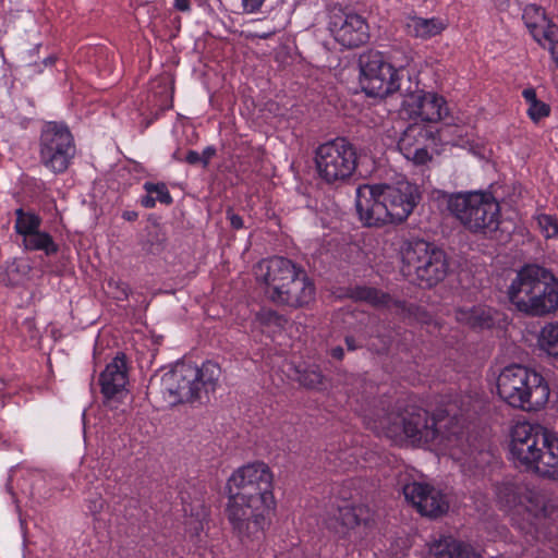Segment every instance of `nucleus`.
I'll list each match as a JSON object with an SVG mask.
<instances>
[{
  "label": "nucleus",
  "mask_w": 558,
  "mask_h": 558,
  "mask_svg": "<svg viewBox=\"0 0 558 558\" xmlns=\"http://www.w3.org/2000/svg\"><path fill=\"white\" fill-rule=\"evenodd\" d=\"M378 435H384L396 444L405 441L412 445L434 444L448 451L450 457L470 468L477 465L474 451L465 438L463 421L451 409L447 414L430 416L427 411L409 405L396 411L376 414L368 422Z\"/></svg>",
  "instance_id": "nucleus-1"
},
{
  "label": "nucleus",
  "mask_w": 558,
  "mask_h": 558,
  "mask_svg": "<svg viewBox=\"0 0 558 558\" xmlns=\"http://www.w3.org/2000/svg\"><path fill=\"white\" fill-rule=\"evenodd\" d=\"M421 199L418 187L400 180L395 184H364L356 189L355 208L366 227L404 221Z\"/></svg>",
  "instance_id": "nucleus-2"
},
{
  "label": "nucleus",
  "mask_w": 558,
  "mask_h": 558,
  "mask_svg": "<svg viewBox=\"0 0 558 558\" xmlns=\"http://www.w3.org/2000/svg\"><path fill=\"white\" fill-rule=\"evenodd\" d=\"M255 275L265 283L267 298L278 305L301 307L314 299L313 281L290 259L275 256L262 260L255 267Z\"/></svg>",
  "instance_id": "nucleus-3"
},
{
  "label": "nucleus",
  "mask_w": 558,
  "mask_h": 558,
  "mask_svg": "<svg viewBox=\"0 0 558 558\" xmlns=\"http://www.w3.org/2000/svg\"><path fill=\"white\" fill-rule=\"evenodd\" d=\"M508 296L518 311L542 317L558 310V280L546 268L527 265L512 280Z\"/></svg>",
  "instance_id": "nucleus-4"
},
{
  "label": "nucleus",
  "mask_w": 558,
  "mask_h": 558,
  "mask_svg": "<svg viewBox=\"0 0 558 558\" xmlns=\"http://www.w3.org/2000/svg\"><path fill=\"white\" fill-rule=\"evenodd\" d=\"M220 376V366L211 361L178 363L162 375L160 392L169 405L201 401L217 389Z\"/></svg>",
  "instance_id": "nucleus-5"
},
{
  "label": "nucleus",
  "mask_w": 558,
  "mask_h": 558,
  "mask_svg": "<svg viewBox=\"0 0 558 558\" xmlns=\"http://www.w3.org/2000/svg\"><path fill=\"white\" fill-rule=\"evenodd\" d=\"M499 397L509 405L524 411H537L549 399V386L535 371L519 364L505 367L497 379Z\"/></svg>",
  "instance_id": "nucleus-6"
},
{
  "label": "nucleus",
  "mask_w": 558,
  "mask_h": 558,
  "mask_svg": "<svg viewBox=\"0 0 558 558\" xmlns=\"http://www.w3.org/2000/svg\"><path fill=\"white\" fill-rule=\"evenodd\" d=\"M447 209L471 233L493 236L500 223V207L488 193L459 192L446 196Z\"/></svg>",
  "instance_id": "nucleus-7"
},
{
  "label": "nucleus",
  "mask_w": 558,
  "mask_h": 558,
  "mask_svg": "<svg viewBox=\"0 0 558 558\" xmlns=\"http://www.w3.org/2000/svg\"><path fill=\"white\" fill-rule=\"evenodd\" d=\"M404 276L415 279L421 286L432 288L448 275L449 262L444 250L423 240L411 241L401 250Z\"/></svg>",
  "instance_id": "nucleus-8"
},
{
  "label": "nucleus",
  "mask_w": 558,
  "mask_h": 558,
  "mask_svg": "<svg viewBox=\"0 0 558 558\" xmlns=\"http://www.w3.org/2000/svg\"><path fill=\"white\" fill-rule=\"evenodd\" d=\"M274 506L275 502L265 501L260 497L250 499L228 495V521L242 544L247 545L263 537L268 524V514Z\"/></svg>",
  "instance_id": "nucleus-9"
},
{
  "label": "nucleus",
  "mask_w": 558,
  "mask_h": 558,
  "mask_svg": "<svg viewBox=\"0 0 558 558\" xmlns=\"http://www.w3.org/2000/svg\"><path fill=\"white\" fill-rule=\"evenodd\" d=\"M315 168L326 184L341 185L350 181L357 167V153L343 137L326 142L315 150Z\"/></svg>",
  "instance_id": "nucleus-10"
},
{
  "label": "nucleus",
  "mask_w": 558,
  "mask_h": 558,
  "mask_svg": "<svg viewBox=\"0 0 558 558\" xmlns=\"http://www.w3.org/2000/svg\"><path fill=\"white\" fill-rule=\"evenodd\" d=\"M405 75L409 77L402 66L395 69L380 52H368L360 57V84L368 96L384 98L395 92L403 94L400 81Z\"/></svg>",
  "instance_id": "nucleus-11"
},
{
  "label": "nucleus",
  "mask_w": 558,
  "mask_h": 558,
  "mask_svg": "<svg viewBox=\"0 0 558 558\" xmlns=\"http://www.w3.org/2000/svg\"><path fill=\"white\" fill-rule=\"evenodd\" d=\"M39 146L40 162L53 173L64 172L75 154L73 136L63 123H46L41 130Z\"/></svg>",
  "instance_id": "nucleus-12"
},
{
  "label": "nucleus",
  "mask_w": 558,
  "mask_h": 558,
  "mask_svg": "<svg viewBox=\"0 0 558 558\" xmlns=\"http://www.w3.org/2000/svg\"><path fill=\"white\" fill-rule=\"evenodd\" d=\"M548 430L539 424L519 422L511 432L510 456L514 464L536 473Z\"/></svg>",
  "instance_id": "nucleus-13"
},
{
  "label": "nucleus",
  "mask_w": 558,
  "mask_h": 558,
  "mask_svg": "<svg viewBox=\"0 0 558 558\" xmlns=\"http://www.w3.org/2000/svg\"><path fill=\"white\" fill-rule=\"evenodd\" d=\"M228 495L253 499L260 497L265 501L275 502L272 494V473L263 462L250 463L239 468L229 477Z\"/></svg>",
  "instance_id": "nucleus-14"
},
{
  "label": "nucleus",
  "mask_w": 558,
  "mask_h": 558,
  "mask_svg": "<svg viewBox=\"0 0 558 558\" xmlns=\"http://www.w3.org/2000/svg\"><path fill=\"white\" fill-rule=\"evenodd\" d=\"M329 29L335 40L348 49L357 48L366 44L369 38L365 19L341 8L331 9Z\"/></svg>",
  "instance_id": "nucleus-15"
},
{
  "label": "nucleus",
  "mask_w": 558,
  "mask_h": 558,
  "mask_svg": "<svg viewBox=\"0 0 558 558\" xmlns=\"http://www.w3.org/2000/svg\"><path fill=\"white\" fill-rule=\"evenodd\" d=\"M437 130L433 125L413 122L402 133L398 147L414 165H425L432 159L429 149L437 145Z\"/></svg>",
  "instance_id": "nucleus-16"
},
{
  "label": "nucleus",
  "mask_w": 558,
  "mask_h": 558,
  "mask_svg": "<svg viewBox=\"0 0 558 558\" xmlns=\"http://www.w3.org/2000/svg\"><path fill=\"white\" fill-rule=\"evenodd\" d=\"M405 99L402 102L404 112L414 122L432 125L447 113L446 101L433 93H411L410 87L403 89Z\"/></svg>",
  "instance_id": "nucleus-17"
},
{
  "label": "nucleus",
  "mask_w": 558,
  "mask_h": 558,
  "mask_svg": "<svg viewBox=\"0 0 558 558\" xmlns=\"http://www.w3.org/2000/svg\"><path fill=\"white\" fill-rule=\"evenodd\" d=\"M405 499L426 517L437 518L449 509L447 496L427 484L412 482L403 486Z\"/></svg>",
  "instance_id": "nucleus-18"
},
{
  "label": "nucleus",
  "mask_w": 558,
  "mask_h": 558,
  "mask_svg": "<svg viewBox=\"0 0 558 558\" xmlns=\"http://www.w3.org/2000/svg\"><path fill=\"white\" fill-rule=\"evenodd\" d=\"M129 383L126 356L118 354L100 373L99 385L105 399H113L125 392Z\"/></svg>",
  "instance_id": "nucleus-19"
},
{
  "label": "nucleus",
  "mask_w": 558,
  "mask_h": 558,
  "mask_svg": "<svg viewBox=\"0 0 558 558\" xmlns=\"http://www.w3.org/2000/svg\"><path fill=\"white\" fill-rule=\"evenodd\" d=\"M349 296L354 301H363L377 308H388L397 314L411 315L412 306L404 301L395 300L388 293L376 288L359 286L350 290Z\"/></svg>",
  "instance_id": "nucleus-20"
},
{
  "label": "nucleus",
  "mask_w": 558,
  "mask_h": 558,
  "mask_svg": "<svg viewBox=\"0 0 558 558\" xmlns=\"http://www.w3.org/2000/svg\"><path fill=\"white\" fill-rule=\"evenodd\" d=\"M369 520V511L364 506H350L338 507L337 514L326 520L328 529L337 534H344L347 530L364 523Z\"/></svg>",
  "instance_id": "nucleus-21"
},
{
  "label": "nucleus",
  "mask_w": 558,
  "mask_h": 558,
  "mask_svg": "<svg viewBox=\"0 0 558 558\" xmlns=\"http://www.w3.org/2000/svg\"><path fill=\"white\" fill-rule=\"evenodd\" d=\"M429 551L437 558H477L473 548L450 536H444L434 541Z\"/></svg>",
  "instance_id": "nucleus-22"
},
{
  "label": "nucleus",
  "mask_w": 558,
  "mask_h": 558,
  "mask_svg": "<svg viewBox=\"0 0 558 558\" xmlns=\"http://www.w3.org/2000/svg\"><path fill=\"white\" fill-rule=\"evenodd\" d=\"M404 27L409 36L428 39L439 35L447 27V24L438 17L424 19L420 16H409Z\"/></svg>",
  "instance_id": "nucleus-23"
},
{
  "label": "nucleus",
  "mask_w": 558,
  "mask_h": 558,
  "mask_svg": "<svg viewBox=\"0 0 558 558\" xmlns=\"http://www.w3.org/2000/svg\"><path fill=\"white\" fill-rule=\"evenodd\" d=\"M522 19L537 43H542L544 33L547 32L550 26H555L547 20L543 9L536 4L526 5Z\"/></svg>",
  "instance_id": "nucleus-24"
},
{
  "label": "nucleus",
  "mask_w": 558,
  "mask_h": 558,
  "mask_svg": "<svg viewBox=\"0 0 558 558\" xmlns=\"http://www.w3.org/2000/svg\"><path fill=\"white\" fill-rule=\"evenodd\" d=\"M536 473L547 477H558V437L548 432V441L542 450Z\"/></svg>",
  "instance_id": "nucleus-25"
},
{
  "label": "nucleus",
  "mask_w": 558,
  "mask_h": 558,
  "mask_svg": "<svg viewBox=\"0 0 558 558\" xmlns=\"http://www.w3.org/2000/svg\"><path fill=\"white\" fill-rule=\"evenodd\" d=\"M456 319L472 328H485L493 325L492 311L485 306L459 308L456 312Z\"/></svg>",
  "instance_id": "nucleus-26"
},
{
  "label": "nucleus",
  "mask_w": 558,
  "mask_h": 558,
  "mask_svg": "<svg viewBox=\"0 0 558 558\" xmlns=\"http://www.w3.org/2000/svg\"><path fill=\"white\" fill-rule=\"evenodd\" d=\"M539 348L558 361V322L545 324L538 336Z\"/></svg>",
  "instance_id": "nucleus-27"
},
{
  "label": "nucleus",
  "mask_w": 558,
  "mask_h": 558,
  "mask_svg": "<svg viewBox=\"0 0 558 558\" xmlns=\"http://www.w3.org/2000/svg\"><path fill=\"white\" fill-rule=\"evenodd\" d=\"M29 271L28 263L23 259H13L7 264L0 279L7 286L19 284L27 277Z\"/></svg>",
  "instance_id": "nucleus-28"
},
{
  "label": "nucleus",
  "mask_w": 558,
  "mask_h": 558,
  "mask_svg": "<svg viewBox=\"0 0 558 558\" xmlns=\"http://www.w3.org/2000/svg\"><path fill=\"white\" fill-rule=\"evenodd\" d=\"M23 242L27 250L44 251L46 255L54 254L58 251V246L54 244L50 234L40 232L39 230L26 235Z\"/></svg>",
  "instance_id": "nucleus-29"
},
{
  "label": "nucleus",
  "mask_w": 558,
  "mask_h": 558,
  "mask_svg": "<svg viewBox=\"0 0 558 558\" xmlns=\"http://www.w3.org/2000/svg\"><path fill=\"white\" fill-rule=\"evenodd\" d=\"M286 323L287 319L283 316L270 308H262L255 314L254 318V324L260 328L269 329L270 331L281 329Z\"/></svg>",
  "instance_id": "nucleus-30"
},
{
  "label": "nucleus",
  "mask_w": 558,
  "mask_h": 558,
  "mask_svg": "<svg viewBox=\"0 0 558 558\" xmlns=\"http://www.w3.org/2000/svg\"><path fill=\"white\" fill-rule=\"evenodd\" d=\"M15 214V230L19 234L25 238L39 229L40 218L35 214L24 213L22 208L16 209Z\"/></svg>",
  "instance_id": "nucleus-31"
},
{
  "label": "nucleus",
  "mask_w": 558,
  "mask_h": 558,
  "mask_svg": "<svg viewBox=\"0 0 558 558\" xmlns=\"http://www.w3.org/2000/svg\"><path fill=\"white\" fill-rule=\"evenodd\" d=\"M298 373L299 381L307 388H316L323 383V374L317 366H308Z\"/></svg>",
  "instance_id": "nucleus-32"
},
{
  "label": "nucleus",
  "mask_w": 558,
  "mask_h": 558,
  "mask_svg": "<svg viewBox=\"0 0 558 558\" xmlns=\"http://www.w3.org/2000/svg\"><path fill=\"white\" fill-rule=\"evenodd\" d=\"M144 190L148 194H154L156 202H160L161 204L166 205H170L172 203V197L165 183L146 182L144 184Z\"/></svg>",
  "instance_id": "nucleus-33"
},
{
  "label": "nucleus",
  "mask_w": 558,
  "mask_h": 558,
  "mask_svg": "<svg viewBox=\"0 0 558 558\" xmlns=\"http://www.w3.org/2000/svg\"><path fill=\"white\" fill-rule=\"evenodd\" d=\"M537 223L545 238H558V220L554 216L538 215Z\"/></svg>",
  "instance_id": "nucleus-34"
},
{
  "label": "nucleus",
  "mask_w": 558,
  "mask_h": 558,
  "mask_svg": "<svg viewBox=\"0 0 558 558\" xmlns=\"http://www.w3.org/2000/svg\"><path fill=\"white\" fill-rule=\"evenodd\" d=\"M545 48L547 47L551 53V57L558 65V28L557 26H550L547 32L544 33L542 43Z\"/></svg>",
  "instance_id": "nucleus-35"
},
{
  "label": "nucleus",
  "mask_w": 558,
  "mask_h": 558,
  "mask_svg": "<svg viewBox=\"0 0 558 558\" xmlns=\"http://www.w3.org/2000/svg\"><path fill=\"white\" fill-rule=\"evenodd\" d=\"M549 112V106L541 100L529 105L527 108V114L534 122H538L541 119L547 117Z\"/></svg>",
  "instance_id": "nucleus-36"
},
{
  "label": "nucleus",
  "mask_w": 558,
  "mask_h": 558,
  "mask_svg": "<svg viewBox=\"0 0 558 558\" xmlns=\"http://www.w3.org/2000/svg\"><path fill=\"white\" fill-rule=\"evenodd\" d=\"M266 0H242L243 10L246 13H257Z\"/></svg>",
  "instance_id": "nucleus-37"
},
{
  "label": "nucleus",
  "mask_w": 558,
  "mask_h": 558,
  "mask_svg": "<svg viewBox=\"0 0 558 558\" xmlns=\"http://www.w3.org/2000/svg\"><path fill=\"white\" fill-rule=\"evenodd\" d=\"M88 502H89L88 509L94 514L99 513L102 510L104 505H105V500L100 496H98L94 499H90Z\"/></svg>",
  "instance_id": "nucleus-38"
},
{
  "label": "nucleus",
  "mask_w": 558,
  "mask_h": 558,
  "mask_svg": "<svg viewBox=\"0 0 558 558\" xmlns=\"http://www.w3.org/2000/svg\"><path fill=\"white\" fill-rule=\"evenodd\" d=\"M227 218L229 219L230 225L232 226V228H234V229L243 228V226H244L243 219L238 214H234L233 211L228 210L227 211Z\"/></svg>",
  "instance_id": "nucleus-39"
},
{
  "label": "nucleus",
  "mask_w": 558,
  "mask_h": 558,
  "mask_svg": "<svg viewBox=\"0 0 558 558\" xmlns=\"http://www.w3.org/2000/svg\"><path fill=\"white\" fill-rule=\"evenodd\" d=\"M216 155V149L213 146L206 147L201 154L202 166L206 168L210 159Z\"/></svg>",
  "instance_id": "nucleus-40"
},
{
  "label": "nucleus",
  "mask_w": 558,
  "mask_h": 558,
  "mask_svg": "<svg viewBox=\"0 0 558 558\" xmlns=\"http://www.w3.org/2000/svg\"><path fill=\"white\" fill-rule=\"evenodd\" d=\"M185 161L190 165L202 163L201 154L195 150H189L185 156Z\"/></svg>",
  "instance_id": "nucleus-41"
},
{
  "label": "nucleus",
  "mask_w": 558,
  "mask_h": 558,
  "mask_svg": "<svg viewBox=\"0 0 558 558\" xmlns=\"http://www.w3.org/2000/svg\"><path fill=\"white\" fill-rule=\"evenodd\" d=\"M522 96L529 105L538 101V99L536 97V92L534 88H525L522 92Z\"/></svg>",
  "instance_id": "nucleus-42"
},
{
  "label": "nucleus",
  "mask_w": 558,
  "mask_h": 558,
  "mask_svg": "<svg viewBox=\"0 0 558 558\" xmlns=\"http://www.w3.org/2000/svg\"><path fill=\"white\" fill-rule=\"evenodd\" d=\"M142 205L145 208H153L156 205V198L154 194H148L142 198Z\"/></svg>",
  "instance_id": "nucleus-43"
},
{
  "label": "nucleus",
  "mask_w": 558,
  "mask_h": 558,
  "mask_svg": "<svg viewBox=\"0 0 558 558\" xmlns=\"http://www.w3.org/2000/svg\"><path fill=\"white\" fill-rule=\"evenodd\" d=\"M174 7L179 11L186 12L190 10V0H175Z\"/></svg>",
  "instance_id": "nucleus-44"
},
{
  "label": "nucleus",
  "mask_w": 558,
  "mask_h": 558,
  "mask_svg": "<svg viewBox=\"0 0 558 558\" xmlns=\"http://www.w3.org/2000/svg\"><path fill=\"white\" fill-rule=\"evenodd\" d=\"M330 355L340 361L344 356V351L341 347H335L330 350Z\"/></svg>",
  "instance_id": "nucleus-45"
},
{
  "label": "nucleus",
  "mask_w": 558,
  "mask_h": 558,
  "mask_svg": "<svg viewBox=\"0 0 558 558\" xmlns=\"http://www.w3.org/2000/svg\"><path fill=\"white\" fill-rule=\"evenodd\" d=\"M345 345L349 351H354L357 348L353 337H345Z\"/></svg>",
  "instance_id": "nucleus-46"
},
{
  "label": "nucleus",
  "mask_w": 558,
  "mask_h": 558,
  "mask_svg": "<svg viewBox=\"0 0 558 558\" xmlns=\"http://www.w3.org/2000/svg\"><path fill=\"white\" fill-rule=\"evenodd\" d=\"M123 218L128 221H134L137 219V214L135 211H124Z\"/></svg>",
  "instance_id": "nucleus-47"
},
{
  "label": "nucleus",
  "mask_w": 558,
  "mask_h": 558,
  "mask_svg": "<svg viewBox=\"0 0 558 558\" xmlns=\"http://www.w3.org/2000/svg\"><path fill=\"white\" fill-rule=\"evenodd\" d=\"M514 500H515V496H512V498L507 499L508 502H511V501H514Z\"/></svg>",
  "instance_id": "nucleus-48"
},
{
  "label": "nucleus",
  "mask_w": 558,
  "mask_h": 558,
  "mask_svg": "<svg viewBox=\"0 0 558 558\" xmlns=\"http://www.w3.org/2000/svg\"><path fill=\"white\" fill-rule=\"evenodd\" d=\"M45 62H46V63H47V62L51 63V62H52V60H51L50 58H49V59H45Z\"/></svg>",
  "instance_id": "nucleus-49"
}]
</instances>
